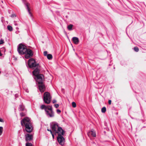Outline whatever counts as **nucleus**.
Masks as SVG:
<instances>
[{"mask_svg": "<svg viewBox=\"0 0 146 146\" xmlns=\"http://www.w3.org/2000/svg\"><path fill=\"white\" fill-rule=\"evenodd\" d=\"M23 113H20V115L21 116H23Z\"/></svg>", "mask_w": 146, "mask_h": 146, "instance_id": "obj_33", "label": "nucleus"}, {"mask_svg": "<svg viewBox=\"0 0 146 146\" xmlns=\"http://www.w3.org/2000/svg\"><path fill=\"white\" fill-rule=\"evenodd\" d=\"M26 146H33V145L31 143L28 142L26 143Z\"/></svg>", "mask_w": 146, "mask_h": 146, "instance_id": "obj_21", "label": "nucleus"}, {"mask_svg": "<svg viewBox=\"0 0 146 146\" xmlns=\"http://www.w3.org/2000/svg\"><path fill=\"white\" fill-rule=\"evenodd\" d=\"M56 111H57V112L58 113H60V112H61V111L60 110H59V109H58L57 110H56Z\"/></svg>", "mask_w": 146, "mask_h": 146, "instance_id": "obj_26", "label": "nucleus"}, {"mask_svg": "<svg viewBox=\"0 0 146 146\" xmlns=\"http://www.w3.org/2000/svg\"><path fill=\"white\" fill-rule=\"evenodd\" d=\"M54 106L56 108H57L59 107V105L58 104H56L54 105Z\"/></svg>", "mask_w": 146, "mask_h": 146, "instance_id": "obj_24", "label": "nucleus"}, {"mask_svg": "<svg viewBox=\"0 0 146 146\" xmlns=\"http://www.w3.org/2000/svg\"><path fill=\"white\" fill-rule=\"evenodd\" d=\"M28 64L30 68L36 67L33 72V75L36 76L35 79L39 84L38 87L41 92H43L45 90V87L43 83L44 80V76L42 74H40V70L38 68V64H36L35 61L33 58L29 59L28 61Z\"/></svg>", "mask_w": 146, "mask_h": 146, "instance_id": "obj_1", "label": "nucleus"}, {"mask_svg": "<svg viewBox=\"0 0 146 146\" xmlns=\"http://www.w3.org/2000/svg\"><path fill=\"white\" fill-rule=\"evenodd\" d=\"M16 17V15L15 14H12L11 15V17Z\"/></svg>", "mask_w": 146, "mask_h": 146, "instance_id": "obj_28", "label": "nucleus"}, {"mask_svg": "<svg viewBox=\"0 0 146 146\" xmlns=\"http://www.w3.org/2000/svg\"><path fill=\"white\" fill-rule=\"evenodd\" d=\"M17 50L20 54H24L27 51V47L25 45L20 44L19 45L18 47Z\"/></svg>", "mask_w": 146, "mask_h": 146, "instance_id": "obj_4", "label": "nucleus"}, {"mask_svg": "<svg viewBox=\"0 0 146 146\" xmlns=\"http://www.w3.org/2000/svg\"><path fill=\"white\" fill-rule=\"evenodd\" d=\"M20 110L21 111H23L24 110V107L22 105H20Z\"/></svg>", "mask_w": 146, "mask_h": 146, "instance_id": "obj_18", "label": "nucleus"}, {"mask_svg": "<svg viewBox=\"0 0 146 146\" xmlns=\"http://www.w3.org/2000/svg\"><path fill=\"white\" fill-rule=\"evenodd\" d=\"M22 126L25 125V129L28 133L31 132L33 130L32 124L31 121L28 117H25L23 118L21 121Z\"/></svg>", "mask_w": 146, "mask_h": 146, "instance_id": "obj_2", "label": "nucleus"}, {"mask_svg": "<svg viewBox=\"0 0 146 146\" xmlns=\"http://www.w3.org/2000/svg\"><path fill=\"white\" fill-rule=\"evenodd\" d=\"M52 123V124L50 125V127L53 132L55 133L57 131L56 129H58L60 127L58 126L57 123Z\"/></svg>", "mask_w": 146, "mask_h": 146, "instance_id": "obj_9", "label": "nucleus"}, {"mask_svg": "<svg viewBox=\"0 0 146 146\" xmlns=\"http://www.w3.org/2000/svg\"><path fill=\"white\" fill-rule=\"evenodd\" d=\"M73 27V25L72 24H70L68 25L67 27V28L69 30H72V28Z\"/></svg>", "mask_w": 146, "mask_h": 146, "instance_id": "obj_14", "label": "nucleus"}, {"mask_svg": "<svg viewBox=\"0 0 146 146\" xmlns=\"http://www.w3.org/2000/svg\"><path fill=\"white\" fill-rule=\"evenodd\" d=\"M72 106L74 108H75L76 107V103L74 102H73L72 103Z\"/></svg>", "mask_w": 146, "mask_h": 146, "instance_id": "obj_22", "label": "nucleus"}, {"mask_svg": "<svg viewBox=\"0 0 146 146\" xmlns=\"http://www.w3.org/2000/svg\"><path fill=\"white\" fill-rule=\"evenodd\" d=\"M51 97L49 93L46 92L44 93L43 96V100L45 103L47 104H50L51 102Z\"/></svg>", "mask_w": 146, "mask_h": 146, "instance_id": "obj_5", "label": "nucleus"}, {"mask_svg": "<svg viewBox=\"0 0 146 146\" xmlns=\"http://www.w3.org/2000/svg\"><path fill=\"white\" fill-rule=\"evenodd\" d=\"M47 130L50 132V133H52V130H51L50 129H47Z\"/></svg>", "mask_w": 146, "mask_h": 146, "instance_id": "obj_27", "label": "nucleus"}, {"mask_svg": "<svg viewBox=\"0 0 146 146\" xmlns=\"http://www.w3.org/2000/svg\"><path fill=\"white\" fill-rule=\"evenodd\" d=\"M72 40L74 43L75 44H77L79 43L78 38L77 37H73Z\"/></svg>", "mask_w": 146, "mask_h": 146, "instance_id": "obj_13", "label": "nucleus"}, {"mask_svg": "<svg viewBox=\"0 0 146 146\" xmlns=\"http://www.w3.org/2000/svg\"><path fill=\"white\" fill-rule=\"evenodd\" d=\"M4 43L3 40L2 39H1L0 40V45L3 44Z\"/></svg>", "mask_w": 146, "mask_h": 146, "instance_id": "obj_23", "label": "nucleus"}, {"mask_svg": "<svg viewBox=\"0 0 146 146\" xmlns=\"http://www.w3.org/2000/svg\"><path fill=\"white\" fill-rule=\"evenodd\" d=\"M102 113H104L106 111V108L105 107H103L101 110Z\"/></svg>", "mask_w": 146, "mask_h": 146, "instance_id": "obj_17", "label": "nucleus"}, {"mask_svg": "<svg viewBox=\"0 0 146 146\" xmlns=\"http://www.w3.org/2000/svg\"><path fill=\"white\" fill-rule=\"evenodd\" d=\"M47 52L46 51H45L44 52V55L45 56H47Z\"/></svg>", "mask_w": 146, "mask_h": 146, "instance_id": "obj_25", "label": "nucleus"}, {"mask_svg": "<svg viewBox=\"0 0 146 146\" xmlns=\"http://www.w3.org/2000/svg\"><path fill=\"white\" fill-rule=\"evenodd\" d=\"M0 121L2 122H3L4 120L0 118Z\"/></svg>", "mask_w": 146, "mask_h": 146, "instance_id": "obj_31", "label": "nucleus"}, {"mask_svg": "<svg viewBox=\"0 0 146 146\" xmlns=\"http://www.w3.org/2000/svg\"><path fill=\"white\" fill-rule=\"evenodd\" d=\"M47 58L49 60H50L52 59V55L50 54H47Z\"/></svg>", "mask_w": 146, "mask_h": 146, "instance_id": "obj_15", "label": "nucleus"}, {"mask_svg": "<svg viewBox=\"0 0 146 146\" xmlns=\"http://www.w3.org/2000/svg\"><path fill=\"white\" fill-rule=\"evenodd\" d=\"M57 138L59 144L61 145H63L64 143L65 139L63 136H58Z\"/></svg>", "mask_w": 146, "mask_h": 146, "instance_id": "obj_8", "label": "nucleus"}, {"mask_svg": "<svg viewBox=\"0 0 146 146\" xmlns=\"http://www.w3.org/2000/svg\"><path fill=\"white\" fill-rule=\"evenodd\" d=\"M111 100H108V103L109 104H110V105L111 104Z\"/></svg>", "mask_w": 146, "mask_h": 146, "instance_id": "obj_29", "label": "nucleus"}, {"mask_svg": "<svg viewBox=\"0 0 146 146\" xmlns=\"http://www.w3.org/2000/svg\"><path fill=\"white\" fill-rule=\"evenodd\" d=\"M134 50L136 52H137L139 51V49L138 47L135 46L134 48Z\"/></svg>", "mask_w": 146, "mask_h": 146, "instance_id": "obj_19", "label": "nucleus"}, {"mask_svg": "<svg viewBox=\"0 0 146 146\" xmlns=\"http://www.w3.org/2000/svg\"><path fill=\"white\" fill-rule=\"evenodd\" d=\"M7 29L10 31H11L13 30L12 27L10 25H8L7 26Z\"/></svg>", "mask_w": 146, "mask_h": 146, "instance_id": "obj_16", "label": "nucleus"}, {"mask_svg": "<svg viewBox=\"0 0 146 146\" xmlns=\"http://www.w3.org/2000/svg\"><path fill=\"white\" fill-rule=\"evenodd\" d=\"M25 4L26 5L27 7V8L28 10V12L30 15L31 17H33V15L32 13L30 11V8L29 7L30 6V4L28 3H25Z\"/></svg>", "mask_w": 146, "mask_h": 146, "instance_id": "obj_11", "label": "nucleus"}, {"mask_svg": "<svg viewBox=\"0 0 146 146\" xmlns=\"http://www.w3.org/2000/svg\"><path fill=\"white\" fill-rule=\"evenodd\" d=\"M40 108L42 110H44L47 116L50 117H54V113L52 110V106L42 105L41 106Z\"/></svg>", "mask_w": 146, "mask_h": 146, "instance_id": "obj_3", "label": "nucleus"}, {"mask_svg": "<svg viewBox=\"0 0 146 146\" xmlns=\"http://www.w3.org/2000/svg\"><path fill=\"white\" fill-rule=\"evenodd\" d=\"M65 133V131L62 129V128L60 127L58 128L57 131L55 132V134L57 133L58 134V136H63Z\"/></svg>", "mask_w": 146, "mask_h": 146, "instance_id": "obj_7", "label": "nucleus"}, {"mask_svg": "<svg viewBox=\"0 0 146 146\" xmlns=\"http://www.w3.org/2000/svg\"><path fill=\"white\" fill-rule=\"evenodd\" d=\"M88 135L89 137H90L91 135H92L93 137H96V133L95 131L93 130L89 132L88 133Z\"/></svg>", "mask_w": 146, "mask_h": 146, "instance_id": "obj_12", "label": "nucleus"}, {"mask_svg": "<svg viewBox=\"0 0 146 146\" xmlns=\"http://www.w3.org/2000/svg\"><path fill=\"white\" fill-rule=\"evenodd\" d=\"M3 131V127H0V136L2 134Z\"/></svg>", "mask_w": 146, "mask_h": 146, "instance_id": "obj_20", "label": "nucleus"}, {"mask_svg": "<svg viewBox=\"0 0 146 146\" xmlns=\"http://www.w3.org/2000/svg\"><path fill=\"white\" fill-rule=\"evenodd\" d=\"M25 58L28 59L32 57L33 55V51L30 49L27 48V50L25 53Z\"/></svg>", "mask_w": 146, "mask_h": 146, "instance_id": "obj_6", "label": "nucleus"}, {"mask_svg": "<svg viewBox=\"0 0 146 146\" xmlns=\"http://www.w3.org/2000/svg\"><path fill=\"white\" fill-rule=\"evenodd\" d=\"M56 102V101L55 100H53L52 102L53 104L55 103Z\"/></svg>", "mask_w": 146, "mask_h": 146, "instance_id": "obj_30", "label": "nucleus"}, {"mask_svg": "<svg viewBox=\"0 0 146 146\" xmlns=\"http://www.w3.org/2000/svg\"><path fill=\"white\" fill-rule=\"evenodd\" d=\"M33 136L29 133L26 135L25 140L26 141H30L33 139Z\"/></svg>", "mask_w": 146, "mask_h": 146, "instance_id": "obj_10", "label": "nucleus"}, {"mask_svg": "<svg viewBox=\"0 0 146 146\" xmlns=\"http://www.w3.org/2000/svg\"><path fill=\"white\" fill-rule=\"evenodd\" d=\"M52 132H52V133H51V134H52V136L53 137V138H54V134L53 133H52Z\"/></svg>", "mask_w": 146, "mask_h": 146, "instance_id": "obj_32", "label": "nucleus"}]
</instances>
